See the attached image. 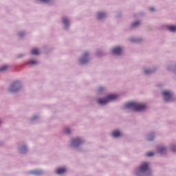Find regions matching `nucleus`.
<instances>
[{
    "label": "nucleus",
    "instance_id": "obj_6",
    "mask_svg": "<svg viewBox=\"0 0 176 176\" xmlns=\"http://www.w3.org/2000/svg\"><path fill=\"white\" fill-rule=\"evenodd\" d=\"M82 142H83V140L80 138H76L72 141V146H78Z\"/></svg>",
    "mask_w": 176,
    "mask_h": 176
},
{
    "label": "nucleus",
    "instance_id": "obj_14",
    "mask_svg": "<svg viewBox=\"0 0 176 176\" xmlns=\"http://www.w3.org/2000/svg\"><path fill=\"white\" fill-rule=\"evenodd\" d=\"M63 23L66 27H68V24H69V21L67 18H63Z\"/></svg>",
    "mask_w": 176,
    "mask_h": 176
},
{
    "label": "nucleus",
    "instance_id": "obj_20",
    "mask_svg": "<svg viewBox=\"0 0 176 176\" xmlns=\"http://www.w3.org/2000/svg\"><path fill=\"white\" fill-rule=\"evenodd\" d=\"M33 174H35L36 175H39V174H41V171L39 170L34 171Z\"/></svg>",
    "mask_w": 176,
    "mask_h": 176
},
{
    "label": "nucleus",
    "instance_id": "obj_23",
    "mask_svg": "<svg viewBox=\"0 0 176 176\" xmlns=\"http://www.w3.org/2000/svg\"><path fill=\"white\" fill-rule=\"evenodd\" d=\"M70 132H71V130H69V128L65 129V133H67V134H69Z\"/></svg>",
    "mask_w": 176,
    "mask_h": 176
},
{
    "label": "nucleus",
    "instance_id": "obj_5",
    "mask_svg": "<svg viewBox=\"0 0 176 176\" xmlns=\"http://www.w3.org/2000/svg\"><path fill=\"white\" fill-rule=\"evenodd\" d=\"M162 95L164 97L165 101H170L173 98V94L168 91H164Z\"/></svg>",
    "mask_w": 176,
    "mask_h": 176
},
{
    "label": "nucleus",
    "instance_id": "obj_25",
    "mask_svg": "<svg viewBox=\"0 0 176 176\" xmlns=\"http://www.w3.org/2000/svg\"><path fill=\"white\" fill-rule=\"evenodd\" d=\"M102 90H104V88H103V87H100V88H99V91H102Z\"/></svg>",
    "mask_w": 176,
    "mask_h": 176
},
{
    "label": "nucleus",
    "instance_id": "obj_9",
    "mask_svg": "<svg viewBox=\"0 0 176 176\" xmlns=\"http://www.w3.org/2000/svg\"><path fill=\"white\" fill-rule=\"evenodd\" d=\"M67 171V169L65 168H58L56 170V174H64Z\"/></svg>",
    "mask_w": 176,
    "mask_h": 176
},
{
    "label": "nucleus",
    "instance_id": "obj_11",
    "mask_svg": "<svg viewBox=\"0 0 176 176\" xmlns=\"http://www.w3.org/2000/svg\"><path fill=\"white\" fill-rule=\"evenodd\" d=\"M168 30L170 31V32H175L176 31V26L174 25H169L167 27Z\"/></svg>",
    "mask_w": 176,
    "mask_h": 176
},
{
    "label": "nucleus",
    "instance_id": "obj_8",
    "mask_svg": "<svg viewBox=\"0 0 176 176\" xmlns=\"http://www.w3.org/2000/svg\"><path fill=\"white\" fill-rule=\"evenodd\" d=\"M87 56H89L88 52H85L82 56V58L80 60V64H86L87 63Z\"/></svg>",
    "mask_w": 176,
    "mask_h": 176
},
{
    "label": "nucleus",
    "instance_id": "obj_17",
    "mask_svg": "<svg viewBox=\"0 0 176 176\" xmlns=\"http://www.w3.org/2000/svg\"><path fill=\"white\" fill-rule=\"evenodd\" d=\"M26 151H27V147L25 146L21 147V153H24Z\"/></svg>",
    "mask_w": 176,
    "mask_h": 176
},
{
    "label": "nucleus",
    "instance_id": "obj_1",
    "mask_svg": "<svg viewBox=\"0 0 176 176\" xmlns=\"http://www.w3.org/2000/svg\"><path fill=\"white\" fill-rule=\"evenodd\" d=\"M125 108L126 109H133V111L140 112V111L146 109V105L137 103L135 102H130L125 104Z\"/></svg>",
    "mask_w": 176,
    "mask_h": 176
},
{
    "label": "nucleus",
    "instance_id": "obj_15",
    "mask_svg": "<svg viewBox=\"0 0 176 176\" xmlns=\"http://www.w3.org/2000/svg\"><path fill=\"white\" fill-rule=\"evenodd\" d=\"M158 151L160 153H166V148L164 147L160 148H158Z\"/></svg>",
    "mask_w": 176,
    "mask_h": 176
},
{
    "label": "nucleus",
    "instance_id": "obj_7",
    "mask_svg": "<svg viewBox=\"0 0 176 176\" xmlns=\"http://www.w3.org/2000/svg\"><path fill=\"white\" fill-rule=\"evenodd\" d=\"M122 52V50L120 48V47H116L113 48L112 53L113 54H116L119 56V54H121Z\"/></svg>",
    "mask_w": 176,
    "mask_h": 176
},
{
    "label": "nucleus",
    "instance_id": "obj_2",
    "mask_svg": "<svg viewBox=\"0 0 176 176\" xmlns=\"http://www.w3.org/2000/svg\"><path fill=\"white\" fill-rule=\"evenodd\" d=\"M136 175L138 176H148L151 175V170L149 164L146 162L142 164L140 167L137 170Z\"/></svg>",
    "mask_w": 176,
    "mask_h": 176
},
{
    "label": "nucleus",
    "instance_id": "obj_28",
    "mask_svg": "<svg viewBox=\"0 0 176 176\" xmlns=\"http://www.w3.org/2000/svg\"><path fill=\"white\" fill-rule=\"evenodd\" d=\"M19 36H21V34H19Z\"/></svg>",
    "mask_w": 176,
    "mask_h": 176
},
{
    "label": "nucleus",
    "instance_id": "obj_19",
    "mask_svg": "<svg viewBox=\"0 0 176 176\" xmlns=\"http://www.w3.org/2000/svg\"><path fill=\"white\" fill-rule=\"evenodd\" d=\"M146 156H148V157L153 156V152L146 153Z\"/></svg>",
    "mask_w": 176,
    "mask_h": 176
},
{
    "label": "nucleus",
    "instance_id": "obj_18",
    "mask_svg": "<svg viewBox=\"0 0 176 176\" xmlns=\"http://www.w3.org/2000/svg\"><path fill=\"white\" fill-rule=\"evenodd\" d=\"M138 25H140V21H136L132 24V27H136Z\"/></svg>",
    "mask_w": 176,
    "mask_h": 176
},
{
    "label": "nucleus",
    "instance_id": "obj_4",
    "mask_svg": "<svg viewBox=\"0 0 176 176\" xmlns=\"http://www.w3.org/2000/svg\"><path fill=\"white\" fill-rule=\"evenodd\" d=\"M20 87H21V84L20 83V82L19 81L14 82L13 84L10 85L9 91L10 93H16V91H19Z\"/></svg>",
    "mask_w": 176,
    "mask_h": 176
},
{
    "label": "nucleus",
    "instance_id": "obj_24",
    "mask_svg": "<svg viewBox=\"0 0 176 176\" xmlns=\"http://www.w3.org/2000/svg\"><path fill=\"white\" fill-rule=\"evenodd\" d=\"M144 73H145L146 74H151V70L146 69V70H144Z\"/></svg>",
    "mask_w": 176,
    "mask_h": 176
},
{
    "label": "nucleus",
    "instance_id": "obj_12",
    "mask_svg": "<svg viewBox=\"0 0 176 176\" xmlns=\"http://www.w3.org/2000/svg\"><path fill=\"white\" fill-rule=\"evenodd\" d=\"M31 53L34 56H38V54H39V50L36 48H34L33 50H32Z\"/></svg>",
    "mask_w": 176,
    "mask_h": 176
},
{
    "label": "nucleus",
    "instance_id": "obj_10",
    "mask_svg": "<svg viewBox=\"0 0 176 176\" xmlns=\"http://www.w3.org/2000/svg\"><path fill=\"white\" fill-rule=\"evenodd\" d=\"M112 135H113V137H116H116H120L121 133H120V132L119 131L116 130V131H113L112 132Z\"/></svg>",
    "mask_w": 176,
    "mask_h": 176
},
{
    "label": "nucleus",
    "instance_id": "obj_22",
    "mask_svg": "<svg viewBox=\"0 0 176 176\" xmlns=\"http://www.w3.org/2000/svg\"><path fill=\"white\" fill-rule=\"evenodd\" d=\"M29 63H30V64H37L36 60H32Z\"/></svg>",
    "mask_w": 176,
    "mask_h": 176
},
{
    "label": "nucleus",
    "instance_id": "obj_13",
    "mask_svg": "<svg viewBox=\"0 0 176 176\" xmlns=\"http://www.w3.org/2000/svg\"><path fill=\"white\" fill-rule=\"evenodd\" d=\"M103 17H105V13H104V12H99L98 14V20H100L101 19H103Z\"/></svg>",
    "mask_w": 176,
    "mask_h": 176
},
{
    "label": "nucleus",
    "instance_id": "obj_27",
    "mask_svg": "<svg viewBox=\"0 0 176 176\" xmlns=\"http://www.w3.org/2000/svg\"><path fill=\"white\" fill-rule=\"evenodd\" d=\"M171 151H172L173 152H175V150H174V148H171Z\"/></svg>",
    "mask_w": 176,
    "mask_h": 176
},
{
    "label": "nucleus",
    "instance_id": "obj_16",
    "mask_svg": "<svg viewBox=\"0 0 176 176\" xmlns=\"http://www.w3.org/2000/svg\"><path fill=\"white\" fill-rule=\"evenodd\" d=\"M6 69H8V66L7 65H4V66L0 67V72L6 71Z\"/></svg>",
    "mask_w": 176,
    "mask_h": 176
},
{
    "label": "nucleus",
    "instance_id": "obj_26",
    "mask_svg": "<svg viewBox=\"0 0 176 176\" xmlns=\"http://www.w3.org/2000/svg\"><path fill=\"white\" fill-rule=\"evenodd\" d=\"M150 10H151V12H153V10H155V8H150Z\"/></svg>",
    "mask_w": 176,
    "mask_h": 176
},
{
    "label": "nucleus",
    "instance_id": "obj_3",
    "mask_svg": "<svg viewBox=\"0 0 176 176\" xmlns=\"http://www.w3.org/2000/svg\"><path fill=\"white\" fill-rule=\"evenodd\" d=\"M116 98H118V95L110 94L108 95L105 98H100L98 100V102L101 105H104V104H108L109 101H113V100H116Z\"/></svg>",
    "mask_w": 176,
    "mask_h": 176
},
{
    "label": "nucleus",
    "instance_id": "obj_21",
    "mask_svg": "<svg viewBox=\"0 0 176 176\" xmlns=\"http://www.w3.org/2000/svg\"><path fill=\"white\" fill-rule=\"evenodd\" d=\"M41 2H45V3H49V2H50L51 0H38Z\"/></svg>",
    "mask_w": 176,
    "mask_h": 176
}]
</instances>
